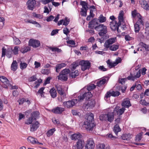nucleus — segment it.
Instances as JSON below:
<instances>
[{"instance_id": "1", "label": "nucleus", "mask_w": 149, "mask_h": 149, "mask_svg": "<svg viewBox=\"0 0 149 149\" xmlns=\"http://www.w3.org/2000/svg\"><path fill=\"white\" fill-rule=\"evenodd\" d=\"M124 111L125 109L124 108L120 109L119 106H116L113 112H108L107 114H101L100 116V120H107L111 123L114 120V115L120 116L124 113Z\"/></svg>"}, {"instance_id": "2", "label": "nucleus", "mask_w": 149, "mask_h": 149, "mask_svg": "<svg viewBox=\"0 0 149 149\" xmlns=\"http://www.w3.org/2000/svg\"><path fill=\"white\" fill-rule=\"evenodd\" d=\"M94 120L93 114L90 113L87 116L86 120L84 122L82 125L83 127L84 128L87 130L92 131L95 129L96 125L92 123V121Z\"/></svg>"}, {"instance_id": "3", "label": "nucleus", "mask_w": 149, "mask_h": 149, "mask_svg": "<svg viewBox=\"0 0 149 149\" xmlns=\"http://www.w3.org/2000/svg\"><path fill=\"white\" fill-rule=\"evenodd\" d=\"M70 71L69 69H65L63 70L60 72L58 77L60 80L67 81Z\"/></svg>"}, {"instance_id": "4", "label": "nucleus", "mask_w": 149, "mask_h": 149, "mask_svg": "<svg viewBox=\"0 0 149 149\" xmlns=\"http://www.w3.org/2000/svg\"><path fill=\"white\" fill-rule=\"evenodd\" d=\"M95 28L96 30L99 31L98 34L100 36H104L107 32V26L103 24L95 26Z\"/></svg>"}, {"instance_id": "5", "label": "nucleus", "mask_w": 149, "mask_h": 149, "mask_svg": "<svg viewBox=\"0 0 149 149\" xmlns=\"http://www.w3.org/2000/svg\"><path fill=\"white\" fill-rule=\"evenodd\" d=\"M78 99H73L63 103V106L67 108H70L73 107L79 102Z\"/></svg>"}, {"instance_id": "6", "label": "nucleus", "mask_w": 149, "mask_h": 149, "mask_svg": "<svg viewBox=\"0 0 149 149\" xmlns=\"http://www.w3.org/2000/svg\"><path fill=\"white\" fill-rule=\"evenodd\" d=\"M79 64L81 66V70L83 71L88 69L91 67V63L88 60L81 61L79 62Z\"/></svg>"}, {"instance_id": "7", "label": "nucleus", "mask_w": 149, "mask_h": 149, "mask_svg": "<svg viewBox=\"0 0 149 149\" xmlns=\"http://www.w3.org/2000/svg\"><path fill=\"white\" fill-rule=\"evenodd\" d=\"M95 144L92 139H89L86 142L85 145V149H94Z\"/></svg>"}, {"instance_id": "8", "label": "nucleus", "mask_w": 149, "mask_h": 149, "mask_svg": "<svg viewBox=\"0 0 149 149\" xmlns=\"http://www.w3.org/2000/svg\"><path fill=\"white\" fill-rule=\"evenodd\" d=\"M92 94L89 91L84 93L83 95H80L78 97V101L81 102L84 99L86 98V100H88L92 97Z\"/></svg>"}, {"instance_id": "9", "label": "nucleus", "mask_w": 149, "mask_h": 149, "mask_svg": "<svg viewBox=\"0 0 149 149\" xmlns=\"http://www.w3.org/2000/svg\"><path fill=\"white\" fill-rule=\"evenodd\" d=\"M141 72L140 70H139L138 71H134V74H131L130 76L127 77L128 80L134 81L135 79L139 78L140 77Z\"/></svg>"}, {"instance_id": "10", "label": "nucleus", "mask_w": 149, "mask_h": 149, "mask_svg": "<svg viewBox=\"0 0 149 149\" xmlns=\"http://www.w3.org/2000/svg\"><path fill=\"white\" fill-rule=\"evenodd\" d=\"M116 40V37L110 38L106 41L104 46L106 48L108 49L110 47L111 45L115 42Z\"/></svg>"}, {"instance_id": "11", "label": "nucleus", "mask_w": 149, "mask_h": 149, "mask_svg": "<svg viewBox=\"0 0 149 149\" xmlns=\"http://www.w3.org/2000/svg\"><path fill=\"white\" fill-rule=\"evenodd\" d=\"M110 25L111 28L112 30L115 31L117 30L118 32H119L118 27L120 25V23H117V22L114 20L110 22Z\"/></svg>"}, {"instance_id": "12", "label": "nucleus", "mask_w": 149, "mask_h": 149, "mask_svg": "<svg viewBox=\"0 0 149 149\" xmlns=\"http://www.w3.org/2000/svg\"><path fill=\"white\" fill-rule=\"evenodd\" d=\"M121 61V59L120 58H119L118 59H116L115 61L113 62L111 61L109 59H108L107 61L106 62L108 65L109 67L111 68L116 65L119 63Z\"/></svg>"}, {"instance_id": "13", "label": "nucleus", "mask_w": 149, "mask_h": 149, "mask_svg": "<svg viewBox=\"0 0 149 149\" xmlns=\"http://www.w3.org/2000/svg\"><path fill=\"white\" fill-rule=\"evenodd\" d=\"M85 143L83 140H78L75 146H74V149H82L84 147Z\"/></svg>"}, {"instance_id": "14", "label": "nucleus", "mask_w": 149, "mask_h": 149, "mask_svg": "<svg viewBox=\"0 0 149 149\" xmlns=\"http://www.w3.org/2000/svg\"><path fill=\"white\" fill-rule=\"evenodd\" d=\"M0 80L4 84L3 86V87L5 88H7L8 86H9L10 85L8 79L6 77L1 76L0 77Z\"/></svg>"}, {"instance_id": "15", "label": "nucleus", "mask_w": 149, "mask_h": 149, "mask_svg": "<svg viewBox=\"0 0 149 149\" xmlns=\"http://www.w3.org/2000/svg\"><path fill=\"white\" fill-rule=\"evenodd\" d=\"M29 42V46H32L33 47H37L40 45V42L38 40L30 39Z\"/></svg>"}, {"instance_id": "16", "label": "nucleus", "mask_w": 149, "mask_h": 149, "mask_svg": "<svg viewBox=\"0 0 149 149\" xmlns=\"http://www.w3.org/2000/svg\"><path fill=\"white\" fill-rule=\"evenodd\" d=\"M40 124L38 121L33 122L30 126V131L32 132H34L38 129L39 126Z\"/></svg>"}, {"instance_id": "17", "label": "nucleus", "mask_w": 149, "mask_h": 149, "mask_svg": "<svg viewBox=\"0 0 149 149\" xmlns=\"http://www.w3.org/2000/svg\"><path fill=\"white\" fill-rule=\"evenodd\" d=\"M122 108H124L125 110V108H128L130 106H131L130 100L128 99H124L122 104Z\"/></svg>"}, {"instance_id": "18", "label": "nucleus", "mask_w": 149, "mask_h": 149, "mask_svg": "<svg viewBox=\"0 0 149 149\" xmlns=\"http://www.w3.org/2000/svg\"><path fill=\"white\" fill-rule=\"evenodd\" d=\"M27 3L28 4V7L29 9L32 10L36 4V1L35 0H29Z\"/></svg>"}, {"instance_id": "19", "label": "nucleus", "mask_w": 149, "mask_h": 149, "mask_svg": "<svg viewBox=\"0 0 149 149\" xmlns=\"http://www.w3.org/2000/svg\"><path fill=\"white\" fill-rule=\"evenodd\" d=\"M124 12L123 11H121L119 13V16L118 17V23H120V25L122 24L123 26H125L124 22V19L123 17Z\"/></svg>"}, {"instance_id": "20", "label": "nucleus", "mask_w": 149, "mask_h": 149, "mask_svg": "<svg viewBox=\"0 0 149 149\" xmlns=\"http://www.w3.org/2000/svg\"><path fill=\"white\" fill-rule=\"evenodd\" d=\"M65 108L60 107H57L52 110L53 112L55 113L61 114L65 111Z\"/></svg>"}, {"instance_id": "21", "label": "nucleus", "mask_w": 149, "mask_h": 149, "mask_svg": "<svg viewBox=\"0 0 149 149\" xmlns=\"http://www.w3.org/2000/svg\"><path fill=\"white\" fill-rule=\"evenodd\" d=\"M82 136L79 133L74 134H72L71 136L72 139L74 140L81 139Z\"/></svg>"}, {"instance_id": "22", "label": "nucleus", "mask_w": 149, "mask_h": 149, "mask_svg": "<svg viewBox=\"0 0 149 149\" xmlns=\"http://www.w3.org/2000/svg\"><path fill=\"white\" fill-rule=\"evenodd\" d=\"M71 73H70L69 75L72 78H75L79 74V71L78 70H71Z\"/></svg>"}, {"instance_id": "23", "label": "nucleus", "mask_w": 149, "mask_h": 149, "mask_svg": "<svg viewBox=\"0 0 149 149\" xmlns=\"http://www.w3.org/2000/svg\"><path fill=\"white\" fill-rule=\"evenodd\" d=\"M56 88L58 93L61 95L65 96V94L64 92V91L63 90L62 87L61 86L57 85Z\"/></svg>"}, {"instance_id": "24", "label": "nucleus", "mask_w": 149, "mask_h": 149, "mask_svg": "<svg viewBox=\"0 0 149 149\" xmlns=\"http://www.w3.org/2000/svg\"><path fill=\"white\" fill-rule=\"evenodd\" d=\"M140 4L142 8L145 10L149 9V6L147 2L145 1H140Z\"/></svg>"}, {"instance_id": "25", "label": "nucleus", "mask_w": 149, "mask_h": 149, "mask_svg": "<svg viewBox=\"0 0 149 149\" xmlns=\"http://www.w3.org/2000/svg\"><path fill=\"white\" fill-rule=\"evenodd\" d=\"M18 65L17 61L15 60H13L11 66V70L13 71H15L17 69Z\"/></svg>"}, {"instance_id": "26", "label": "nucleus", "mask_w": 149, "mask_h": 149, "mask_svg": "<svg viewBox=\"0 0 149 149\" xmlns=\"http://www.w3.org/2000/svg\"><path fill=\"white\" fill-rule=\"evenodd\" d=\"M66 66V64L64 63H62L61 64H58L56 65V71L57 72H59L60 70L63 68L65 67Z\"/></svg>"}, {"instance_id": "27", "label": "nucleus", "mask_w": 149, "mask_h": 149, "mask_svg": "<svg viewBox=\"0 0 149 149\" xmlns=\"http://www.w3.org/2000/svg\"><path fill=\"white\" fill-rule=\"evenodd\" d=\"M108 77H106L105 78H103L101 79L99 81H97V84L98 86L100 87L102 85H103L106 82L107 80H108Z\"/></svg>"}, {"instance_id": "28", "label": "nucleus", "mask_w": 149, "mask_h": 149, "mask_svg": "<svg viewBox=\"0 0 149 149\" xmlns=\"http://www.w3.org/2000/svg\"><path fill=\"white\" fill-rule=\"evenodd\" d=\"M95 101L94 100L91 99L88 101L87 103L86 104V106L88 107L92 108L95 106Z\"/></svg>"}, {"instance_id": "29", "label": "nucleus", "mask_w": 149, "mask_h": 149, "mask_svg": "<svg viewBox=\"0 0 149 149\" xmlns=\"http://www.w3.org/2000/svg\"><path fill=\"white\" fill-rule=\"evenodd\" d=\"M28 141L32 143H39L38 142L37 139L31 136H29L27 139Z\"/></svg>"}, {"instance_id": "30", "label": "nucleus", "mask_w": 149, "mask_h": 149, "mask_svg": "<svg viewBox=\"0 0 149 149\" xmlns=\"http://www.w3.org/2000/svg\"><path fill=\"white\" fill-rule=\"evenodd\" d=\"M39 114V113L38 112L34 111L31 114V117L33 120H36L38 118Z\"/></svg>"}, {"instance_id": "31", "label": "nucleus", "mask_w": 149, "mask_h": 149, "mask_svg": "<svg viewBox=\"0 0 149 149\" xmlns=\"http://www.w3.org/2000/svg\"><path fill=\"white\" fill-rule=\"evenodd\" d=\"M19 105L22 104L24 102H26L28 104H29L30 103V101L28 100H26L24 98L19 99L18 100Z\"/></svg>"}, {"instance_id": "32", "label": "nucleus", "mask_w": 149, "mask_h": 149, "mask_svg": "<svg viewBox=\"0 0 149 149\" xmlns=\"http://www.w3.org/2000/svg\"><path fill=\"white\" fill-rule=\"evenodd\" d=\"M121 131V129L118 124H116L114 127L113 131L117 135V133Z\"/></svg>"}, {"instance_id": "33", "label": "nucleus", "mask_w": 149, "mask_h": 149, "mask_svg": "<svg viewBox=\"0 0 149 149\" xmlns=\"http://www.w3.org/2000/svg\"><path fill=\"white\" fill-rule=\"evenodd\" d=\"M119 47V45L118 44L113 45L111 46H110L109 49L112 51H116L118 48Z\"/></svg>"}, {"instance_id": "34", "label": "nucleus", "mask_w": 149, "mask_h": 149, "mask_svg": "<svg viewBox=\"0 0 149 149\" xmlns=\"http://www.w3.org/2000/svg\"><path fill=\"white\" fill-rule=\"evenodd\" d=\"M140 24H138V22H136L134 24V31L136 33H138L140 29Z\"/></svg>"}, {"instance_id": "35", "label": "nucleus", "mask_w": 149, "mask_h": 149, "mask_svg": "<svg viewBox=\"0 0 149 149\" xmlns=\"http://www.w3.org/2000/svg\"><path fill=\"white\" fill-rule=\"evenodd\" d=\"M49 92L51 96L53 98H54L56 97V92L55 89H54L53 88L51 89L50 90Z\"/></svg>"}, {"instance_id": "36", "label": "nucleus", "mask_w": 149, "mask_h": 149, "mask_svg": "<svg viewBox=\"0 0 149 149\" xmlns=\"http://www.w3.org/2000/svg\"><path fill=\"white\" fill-rule=\"evenodd\" d=\"M30 50V49L29 47L27 46H25L24 47H22L20 51L22 53H24Z\"/></svg>"}, {"instance_id": "37", "label": "nucleus", "mask_w": 149, "mask_h": 149, "mask_svg": "<svg viewBox=\"0 0 149 149\" xmlns=\"http://www.w3.org/2000/svg\"><path fill=\"white\" fill-rule=\"evenodd\" d=\"M80 5L82 6L83 9L88 10L87 7V3L85 1H81L80 2Z\"/></svg>"}, {"instance_id": "38", "label": "nucleus", "mask_w": 149, "mask_h": 149, "mask_svg": "<svg viewBox=\"0 0 149 149\" xmlns=\"http://www.w3.org/2000/svg\"><path fill=\"white\" fill-rule=\"evenodd\" d=\"M55 131V128H52L49 130L46 133L47 136L48 137H49L52 135L54 132Z\"/></svg>"}, {"instance_id": "39", "label": "nucleus", "mask_w": 149, "mask_h": 149, "mask_svg": "<svg viewBox=\"0 0 149 149\" xmlns=\"http://www.w3.org/2000/svg\"><path fill=\"white\" fill-rule=\"evenodd\" d=\"M96 149H109L108 148H105V145L103 144H99L96 146Z\"/></svg>"}, {"instance_id": "40", "label": "nucleus", "mask_w": 149, "mask_h": 149, "mask_svg": "<svg viewBox=\"0 0 149 149\" xmlns=\"http://www.w3.org/2000/svg\"><path fill=\"white\" fill-rule=\"evenodd\" d=\"M132 16L134 18L136 17H139L140 16V14L137 13L136 10H134L132 11Z\"/></svg>"}, {"instance_id": "41", "label": "nucleus", "mask_w": 149, "mask_h": 149, "mask_svg": "<svg viewBox=\"0 0 149 149\" xmlns=\"http://www.w3.org/2000/svg\"><path fill=\"white\" fill-rule=\"evenodd\" d=\"M79 64L76 62H74L70 65L71 69V70H75L76 68L78 66Z\"/></svg>"}, {"instance_id": "42", "label": "nucleus", "mask_w": 149, "mask_h": 149, "mask_svg": "<svg viewBox=\"0 0 149 149\" xmlns=\"http://www.w3.org/2000/svg\"><path fill=\"white\" fill-rule=\"evenodd\" d=\"M110 91L113 96H119L120 94V93L118 91H114L112 90H110Z\"/></svg>"}, {"instance_id": "43", "label": "nucleus", "mask_w": 149, "mask_h": 149, "mask_svg": "<svg viewBox=\"0 0 149 149\" xmlns=\"http://www.w3.org/2000/svg\"><path fill=\"white\" fill-rule=\"evenodd\" d=\"M19 47L18 46H16L14 47L13 49L12 50L13 53L15 55H17L18 54Z\"/></svg>"}, {"instance_id": "44", "label": "nucleus", "mask_w": 149, "mask_h": 149, "mask_svg": "<svg viewBox=\"0 0 149 149\" xmlns=\"http://www.w3.org/2000/svg\"><path fill=\"white\" fill-rule=\"evenodd\" d=\"M95 87L96 86L94 84H91L87 86V89L88 91H89L94 89Z\"/></svg>"}, {"instance_id": "45", "label": "nucleus", "mask_w": 149, "mask_h": 149, "mask_svg": "<svg viewBox=\"0 0 149 149\" xmlns=\"http://www.w3.org/2000/svg\"><path fill=\"white\" fill-rule=\"evenodd\" d=\"M140 44L142 47L144 48L146 50L149 51V45H147L142 42H140Z\"/></svg>"}, {"instance_id": "46", "label": "nucleus", "mask_w": 149, "mask_h": 149, "mask_svg": "<svg viewBox=\"0 0 149 149\" xmlns=\"http://www.w3.org/2000/svg\"><path fill=\"white\" fill-rule=\"evenodd\" d=\"M33 120V119L32 118L30 117L26 120L25 123L28 125H30L32 123Z\"/></svg>"}, {"instance_id": "47", "label": "nucleus", "mask_w": 149, "mask_h": 149, "mask_svg": "<svg viewBox=\"0 0 149 149\" xmlns=\"http://www.w3.org/2000/svg\"><path fill=\"white\" fill-rule=\"evenodd\" d=\"M49 49L53 52H60L61 51V49L57 47H50Z\"/></svg>"}, {"instance_id": "48", "label": "nucleus", "mask_w": 149, "mask_h": 149, "mask_svg": "<svg viewBox=\"0 0 149 149\" xmlns=\"http://www.w3.org/2000/svg\"><path fill=\"white\" fill-rule=\"evenodd\" d=\"M12 49H8L6 51V55L8 58L11 57Z\"/></svg>"}, {"instance_id": "49", "label": "nucleus", "mask_w": 149, "mask_h": 149, "mask_svg": "<svg viewBox=\"0 0 149 149\" xmlns=\"http://www.w3.org/2000/svg\"><path fill=\"white\" fill-rule=\"evenodd\" d=\"M50 72V70L48 69H42L41 71V72L43 74H48Z\"/></svg>"}, {"instance_id": "50", "label": "nucleus", "mask_w": 149, "mask_h": 149, "mask_svg": "<svg viewBox=\"0 0 149 149\" xmlns=\"http://www.w3.org/2000/svg\"><path fill=\"white\" fill-rule=\"evenodd\" d=\"M140 103L143 105L146 106L149 105V102H147L145 100H141L140 101Z\"/></svg>"}, {"instance_id": "51", "label": "nucleus", "mask_w": 149, "mask_h": 149, "mask_svg": "<svg viewBox=\"0 0 149 149\" xmlns=\"http://www.w3.org/2000/svg\"><path fill=\"white\" fill-rule=\"evenodd\" d=\"M99 20L100 22H103L106 21V17L103 16L102 15H100L99 17Z\"/></svg>"}, {"instance_id": "52", "label": "nucleus", "mask_w": 149, "mask_h": 149, "mask_svg": "<svg viewBox=\"0 0 149 149\" xmlns=\"http://www.w3.org/2000/svg\"><path fill=\"white\" fill-rule=\"evenodd\" d=\"M87 9H84L81 8V11L80 12L82 16H86V13Z\"/></svg>"}, {"instance_id": "53", "label": "nucleus", "mask_w": 149, "mask_h": 149, "mask_svg": "<svg viewBox=\"0 0 149 149\" xmlns=\"http://www.w3.org/2000/svg\"><path fill=\"white\" fill-rule=\"evenodd\" d=\"M13 40L14 43L15 45H19L21 43L20 40L16 37L13 38Z\"/></svg>"}, {"instance_id": "54", "label": "nucleus", "mask_w": 149, "mask_h": 149, "mask_svg": "<svg viewBox=\"0 0 149 149\" xmlns=\"http://www.w3.org/2000/svg\"><path fill=\"white\" fill-rule=\"evenodd\" d=\"M128 79L127 77V78H123L119 79L118 80L119 82L122 84L123 85L125 83V81Z\"/></svg>"}, {"instance_id": "55", "label": "nucleus", "mask_w": 149, "mask_h": 149, "mask_svg": "<svg viewBox=\"0 0 149 149\" xmlns=\"http://www.w3.org/2000/svg\"><path fill=\"white\" fill-rule=\"evenodd\" d=\"M27 64L25 63H21L20 64V68L21 69H23L26 68Z\"/></svg>"}, {"instance_id": "56", "label": "nucleus", "mask_w": 149, "mask_h": 149, "mask_svg": "<svg viewBox=\"0 0 149 149\" xmlns=\"http://www.w3.org/2000/svg\"><path fill=\"white\" fill-rule=\"evenodd\" d=\"M37 78L36 76L33 75L29 79V81L30 82H32L35 81L36 80Z\"/></svg>"}, {"instance_id": "57", "label": "nucleus", "mask_w": 149, "mask_h": 149, "mask_svg": "<svg viewBox=\"0 0 149 149\" xmlns=\"http://www.w3.org/2000/svg\"><path fill=\"white\" fill-rule=\"evenodd\" d=\"M138 20L136 22H138V24H141L142 25H143V22L142 19V17L140 15V16L139 17H138Z\"/></svg>"}, {"instance_id": "58", "label": "nucleus", "mask_w": 149, "mask_h": 149, "mask_svg": "<svg viewBox=\"0 0 149 149\" xmlns=\"http://www.w3.org/2000/svg\"><path fill=\"white\" fill-rule=\"evenodd\" d=\"M141 135V134H138L136 137V141H139L142 138Z\"/></svg>"}, {"instance_id": "59", "label": "nucleus", "mask_w": 149, "mask_h": 149, "mask_svg": "<svg viewBox=\"0 0 149 149\" xmlns=\"http://www.w3.org/2000/svg\"><path fill=\"white\" fill-rule=\"evenodd\" d=\"M70 32V31L69 30V29L67 28H65L63 29V33L66 35H67Z\"/></svg>"}, {"instance_id": "60", "label": "nucleus", "mask_w": 149, "mask_h": 149, "mask_svg": "<svg viewBox=\"0 0 149 149\" xmlns=\"http://www.w3.org/2000/svg\"><path fill=\"white\" fill-rule=\"evenodd\" d=\"M111 96H112V95L111 94L110 90L107 93L105 94L104 98L105 99V98H107V99L109 97Z\"/></svg>"}, {"instance_id": "61", "label": "nucleus", "mask_w": 149, "mask_h": 149, "mask_svg": "<svg viewBox=\"0 0 149 149\" xmlns=\"http://www.w3.org/2000/svg\"><path fill=\"white\" fill-rule=\"evenodd\" d=\"M125 40L127 41L132 40L133 39V38L132 37H131L129 35L125 36Z\"/></svg>"}, {"instance_id": "62", "label": "nucleus", "mask_w": 149, "mask_h": 149, "mask_svg": "<svg viewBox=\"0 0 149 149\" xmlns=\"http://www.w3.org/2000/svg\"><path fill=\"white\" fill-rule=\"evenodd\" d=\"M6 49L3 47L2 49V57L6 55Z\"/></svg>"}, {"instance_id": "63", "label": "nucleus", "mask_w": 149, "mask_h": 149, "mask_svg": "<svg viewBox=\"0 0 149 149\" xmlns=\"http://www.w3.org/2000/svg\"><path fill=\"white\" fill-rule=\"evenodd\" d=\"M99 70L102 71H105L107 70V69L105 68L103 66H100L98 67Z\"/></svg>"}, {"instance_id": "64", "label": "nucleus", "mask_w": 149, "mask_h": 149, "mask_svg": "<svg viewBox=\"0 0 149 149\" xmlns=\"http://www.w3.org/2000/svg\"><path fill=\"white\" fill-rule=\"evenodd\" d=\"M107 136L108 138H110L112 140H114L116 138V137L113 136L112 134H107Z\"/></svg>"}]
</instances>
